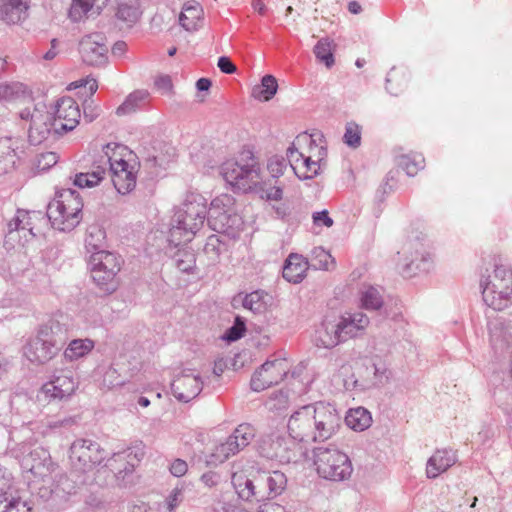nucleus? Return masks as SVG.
Instances as JSON below:
<instances>
[{
    "label": "nucleus",
    "mask_w": 512,
    "mask_h": 512,
    "mask_svg": "<svg viewBox=\"0 0 512 512\" xmlns=\"http://www.w3.org/2000/svg\"><path fill=\"white\" fill-rule=\"evenodd\" d=\"M341 425V416L334 406L323 402L299 408L289 418V436L298 442L324 441Z\"/></svg>",
    "instance_id": "obj_1"
},
{
    "label": "nucleus",
    "mask_w": 512,
    "mask_h": 512,
    "mask_svg": "<svg viewBox=\"0 0 512 512\" xmlns=\"http://www.w3.org/2000/svg\"><path fill=\"white\" fill-rule=\"evenodd\" d=\"M207 217L206 200L203 196L190 193L175 210L171 219L168 242L174 247L190 242L203 227Z\"/></svg>",
    "instance_id": "obj_2"
},
{
    "label": "nucleus",
    "mask_w": 512,
    "mask_h": 512,
    "mask_svg": "<svg viewBox=\"0 0 512 512\" xmlns=\"http://www.w3.org/2000/svg\"><path fill=\"white\" fill-rule=\"evenodd\" d=\"M483 301L494 310L502 311L512 306V269L494 265L480 276Z\"/></svg>",
    "instance_id": "obj_3"
},
{
    "label": "nucleus",
    "mask_w": 512,
    "mask_h": 512,
    "mask_svg": "<svg viewBox=\"0 0 512 512\" xmlns=\"http://www.w3.org/2000/svg\"><path fill=\"white\" fill-rule=\"evenodd\" d=\"M106 160L104 165L109 164L112 173V182L120 194H127L136 186V162L131 151L125 146L118 144H107L103 148Z\"/></svg>",
    "instance_id": "obj_4"
},
{
    "label": "nucleus",
    "mask_w": 512,
    "mask_h": 512,
    "mask_svg": "<svg viewBox=\"0 0 512 512\" xmlns=\"http://www.w3.org/2000/svg\"><path fill=\"white\" fill-rule=\"evenodd\" d=\"M83 202L77 191L63 189L47 206V217L59 231L73 230L82 219Z\"/></svg>",
    "instance_id": "obj_5"
},
{
    "label": "nucleus",
    "mask_w": 512,
    "mask_h": 512,
    "mask_svg": "<svg viewBox=\"0 0 512 512\" xmlns=\"http://www.w3.org/2000/svg\"><path fill=\"white\" fill-rule=\"evenodd\" d=\"M221 175L238 191L248 192L261 185L260 166L250 151L241 153L237 159L225 161L221 165Z\"/></svg>",
    "instance_id": "obj_6"
},
{
    "label": "nucleus",
    "mask_w": 512,
    "mask_h": 512,
    "mask_svg": "<svg viewBox=\"0 0 512 512\" xmlns=\"http://www.w3.org/2000/svg\"><path fill=\"white\" fill-rule=\"evenodd\" d=\"M313 463L318 475L329 481H345L353 472L348 455L332 444L314 448Z\"/></svg>",
    "instance_id": "obj_7"
},
{
    "label": "nucleus",
    "mask_w": 512,
    "mask_h": 512,
    "mask_svg": "<svg viewBox=\"0 0 512 512\" xmlns=\"http://www.w3.org/2000/svg\"><path fill=\"white\" fill-rule=\"evenodd\" d=\"M234 198L221 194L211 201L206 217L209 227L230 238H237L243 230L244 222L234 210Z\"/></svg>",
    "instance_id": "obj_8"
},
{
    "label": "nucleus",
    "mask_w": 512,
    "mask_h": 512,
    "mask_svg": "<svg viewBox=\"0 0 512 512\" xmlns=\"http://www.w3.org/2000/svg\"><path fill=\"white\" fill-rule=\"evenodd\" d=\"M106 450L95 440L77 438L69 447V462L74 471L92 472L102 465L112 466Z\"/></svg>",
    "instance_id": "obj_9"
},
{
    "label": "nucleus",
    "mask_w": 512,
    "mask_h": 512,
    "mask_svg": "<svg viewBox=\"0 0 512 512\" xmlns=\"http://www.w3.org/2000/svg\"><path fill=\"white\" fill-rule=\"evenodd\" d=\"M58 330L60 325L54 322L40 326L37 335L24 346V356L34 364H45L52 360L60 349Z\"/></svg>",
    "instance_id": "obj_10"
},
{
    "label": "nucleus",
    "mask_w": 512,
    "mask_h": 512,
    "mask_svg": "<svg viewBox=\"0 0 512 512\" xmlns=\"http://www.w3.org/2000/svg\"><path fill=\"white\" fill-rule=\"evenodd\" d=\"M90 273L94 283L105 293H113L118 287L119 258L110 251L94 252L89 259Z\"/></svg>",
    "instance_id": "obj_11"
},
{
    "label": "nucleus",
    "mask_w": 512,
    "mask_h": 512,
    "mask_svg": "<svg viewBox=\"0 0 512 512\" xmlns=\"http://www.w3.org/2000/svg\"><path fill=\"white\" fill-rule=\"evenodd\" d=\"M256 435L255 428L249 423L239 424L224 442L217 444L207 456L209 465L224 463L230 457L247 447Z\"/></svg>",
    "instance_id": "obj_12"
},
{
    "label": "nucleus",
    "mask_w": 512,
    "mask_h": 512,
    "mask_svg": "<svg viewBox=\"0 0 512 512\" xmlns=\"http://www.w3.org/2000/svg\"><path fill=\"white\" fill-rule=\"evenodd\" d=\"M21 120L30 123L28 128V140L33 145H39L47 140L50 136H58L55 133L54 120L50 112L38 107L34 103L30 104L19 111Z\"/></svg>",
    "instance_id": "obj_13"
},
{
    "label": "nucleus",
    "mask_w": 512,
    "mask_h": 512,
    "mask_svg": "<svg viewBox=\"0 0 512 512\" xmlns=\"http://www.w3.org/2000/svg\"><path fill=\"white\" fill-rule=\"evenodd\" d=\"M290 364L286 359L267 360L252 375L250 386L255 392L263 391L272 385H277L287 375Z\"/></svg>",
    "instance_id": "obj_14"
},
{
    "label": "nucleus",
    "mask_w": 512,
    "mask_h": 512,
    "mask_svg": "<svg viewBox=\"0 0 512 512\" xmlns=\"http://www.w3.org/2000/svg\"><path fill=\"white\" fill-rule=\"evenodd\" d=\"M50 113L57 135H63L75 129L81 117L79 105L71 97L59 98Z\"/></svg>",
    "instance_id": "obj_15"
},
{
    "label": "nucleus",
    "mask_w": 512,
    "mask_h": 512,
    "mask_svg": "<svg viewBox=\"0 0 512 512\" xmlns=\"http://www.w3.org/2000/svg\"><path fill=\"white\" fill-rule=\"evenodd\" d=\"M82 61L90 66H102L108 60L106 37L102 33L85 35L79 42Z\"/></svg>",
    "instance_id": "obj_16"
},
{
    "label": "nucleus",
    "mask_w": 512,
    "mask_h": 512,
    "mask_svg": "<svg viewBox=\"0 0 512 512\" xmlns=\"http://www.w3.org/2000/svg\"><path fill=\"white\" fill-rule=\"evenodd\" d=\"M203 389V381L200 374L194 370L186 369L176 375L171 390L174 397L183 403L195 399Z\"/></svg>",
    "instance_id": "obj_17"
},
{
    "label": "nucleus",
    "mask_w": 512,
    "mask_h": 512,
    "mask_svg": "<svg viewBox=\"0 0 512 512\" xmlns=\"http://www.w3.org/2000/svg\"><path fill=\"white\" fill-rule=\"evenodd\" d=\"M21 466L34 477L41 479L50 476L57 468V464L52 461L49 451L40 446L34 447L23 456Z\"/></svg>",
    "instance_id": "obj_18"
},
{
    "label": "nucleus",
    "mask_w": 512,
    "mask_h": 512,
    "mask_svg": "<svg viewBox=\"0 0 512 512\" xmlns=\"http://www.w3.org/2000/svg\"><path fill=\"white\" fill-rule=\"evenodd\" d=\"M387 368L384 363L368 362L357 368L353 374L352 387L364 391L382 385L388 378Z\"/></svg>",
    "instance_id": "obj_19"
},
{
    "label": "nucleus",
    "mask_w": 512,
    "mask_h": 512,
    "mask_svg": "<svg viewBox=\"0 0 512 512\" xmlns=\"http://www.w3.org/2000/svg\"><path fill=\"white\" fill-rule=\"evenodd\" d=\"M77 387L78 381L74 377V372L65 369L55 371L51 380L43 385V391L54 399L62 400L70 397Z\"/></svg>",
    "instance_id": "obj_20"
},
{
    "label": "nucleus",
    "mask_w": 512,
    "mask_h": 512,
    "mask_svg": "<svg viewBox=\"0 0 512 512\" xmlns=\"http://www.w3.org/2000/svg\"><path fill=\"white\" fill-rule=\"evenodd\" d=\"M343 342L337 317H325L315 331L317 347L331 349Z\"/></svg>",
    "instance_id": "obj_21"
},
{
    "label": "nucleus",
    "mask_w": 512,
    "mask_h": 512,
    "mask_svg": "<svg viewBox=\"0 0 512 512\" xmlns=\"http://www.w3.org/2000/svg\"><path fill=\"white\" fill-rule=\"evenodd\" d=\"M403 254L407 256V263L405 270L409 272H427L432 266V259L430 254L424 249V246L419 241L407 243L403 248Z\"/></svg>",
    "instance_id": "obj_22"
},
{
    "label": "nucleus",
    "mask_w": 512,
    "mask_h": 512,
    "mask_svg": "<svg viewBox=\"0 0 512 512\" xmlns=\"http://www.w3.org/2000/svg\"><path fill=\"white\" fill-rule=\"evenodd\" d=\"M343 342L362 334L369 325V318L363 312L347 313L337 317Z\"/></svg>",
    "instance_id": "obj_23"
},
{
    "label": "nucleus",
    "mask_w": 512,
    "mask_h": 512,
    "mask_svg": "<svg viewBox=\"0 0 512 512\" xmlns=\"http://www.w3.org/2000/svg\"><path fill=\"white\" fill-rule=\"evenodd\" d=\"M457 461L456 453L451 449H438L428 459L426 464V475L435 479L446 472Z\"/></svg>",
    "instance_id": "obj_24"
},
{
    "label": "nucleus",
    "mask_w": 512,
    "mask_h": 512,
    "mask_svg": "<svg viewBox=\"0 0 512 512\" xmlns=\"http://www.w3.org/2000/svg\"><path fill=\"white\" fill-rule=\"evenodd\" d=\"M232 484L239 498L244 501H255L256 492V468L251 467L246 472H234Z\"/></svg>",
    "instance_id": "obj_25"
},
{
    "label": "nucleus",
    "mask_w": 512,
    "mask_h": 512,
    "mask_svg": "<svg viewBox=\"0 0 512 512\" xmlns=\"http://www.w3.org/2000/svg\"><path fill=\"white\" fill-rule=\"evenodd\" d=\"M31 0H0V19L16 24L28 17Z\"/></svg>",
    "instance_id": "obj_26"
},
{
    "label": "nucleus",
    "mask_w": 512,
    "mask_h": 512,
    "mask_svg": "<svg viewBox=\"0 0 512 512\" xmlns=\"http://www.w3.org/2000/svg\"><path fill=\"white\" fill-rule=\"evenodd\" d=\"M204 11L199 2L189 0L182 6L179 14V25L188 32H194L199 29L203 19Z\"/></svg>",
    "instance_id": "obj_27"
},
{
    "label": "nucleus",
    "mask_w": 512,
    "mask_h": 512,
    "mask_svg": "<svg viewBox=\"0 0 512 512\" xmlns=\"http://www.w3.org/2000/svg\"><path fill=\"white\" fill-rule=\"evenodd\" d=\"M27 210L17 209L15 215L7 222L5 234V245L11 248L15 247L18 242L20 246H24L25 242V222Z\"/></svg>",
    "instance_id": "obj_28"
},
{
    "label": "nucleus",
    "mask_w": 512,
    "mask_h": 512,
    "mask_svg": "<svg viewBox=\"0 0 512 512\" xmlns=\"http://www.w3.org/2000/svg\"><path fill=\"white\" fill-rule=\"evenodd\" d=\"M18 141L10 138H0V175L7 174L14 170L19 159Z\"/></svg>",
    "instance_id": "obj_29"
},
{
    "label": "nucleus",
    "mask_w": 512,
    "mask_h": 512,
    "mask_svg": "<svg viewBox=\"0 0 512 512\" xmlns=\"http://www.w3.org/2000/svg\"><path fill=\"white\" fill-rule=\"evenodd\" d=\"M490 342L495 348L503 349L512 343V325L503 319L488 324Z\"/></svg>",
    "instance_id": "obj_30"
},
{
    "label": "nucleus",
    "mask_w": 512,
    "mask_h": 512,
    "mask_svg": "<svg viewBox=\"0 0 512 512\" xmlns=\"http://www.w3.org/2000/svg\"><path fill=\"white\" fill-rule=\"evenodd\" d=\"M25 218V242L42 235L50 224L47 213H43L42 211L27 210Z\"/></svg>",
    "instance_id": "obj_31"
},
{
    "label": "nucleus",
    "mask_w": 512,
    "mask_h": 512,
    "mask_svg": "<svg viewBox=\"0 0 512 512\" xmlns=\"http://www.w3.org/2000/svg\"><path fill=\"white\" fill-rule=\"evenodd\" d=\"M308 269L307 260L299 254H290L283 267V277L291 283L303 280Z\"/></svg>",
    "instance_id": "obj_32"
},
{
    "label": "nucleus",
    "mask_w": 512,
    "mask_h": 512,
    "mask_svg": "<svg viewBox=\"0 0 512 512\" xmlns=\"http://www.w3.org/2000/svg\"><path fill=\"white\" fill-rule=\"evenodd\" d=\"M296 143L299 148L306 149L307 154L313 158V161L320 169L326 164L327 149L323 145H318L313 135L301 134L296 137Z\"/></svg>",
    "instance_id": "obj_33"
},
{
    "label": "nucleus",
    "mask_w": 512,
    "mask_h": 512,
    "mask_svg": "<svg viewBox=\"0 0 512 512\" xmlns=\"http://www.w3.org/2000/svg\"><path fill=\"white\" fill-rule=\"evenodd\" d=\"M32 504L12 490L0 498V512H32Z\"/></svg>",
    "instance_id": "obj_34"
},
{
    "label": "nucleus",
    "mask_w": 512,
    "mask_h": 512,
    "mask_svg": "<svg viewBox=\"0 0 512 512\" xmlns=\"http://www.w3.org/2000/svg\"><path fill=\"white\" fill-rule=\"evenodd\" d=\"M140 16L139 0H118L116 10L117 19L132 25L139 20Z\"/></svg>",
    "instance_id": "obj_35"
},
{
    "label": "nucleus",
    "mask_w": 512,
    "mask_h": 512,
    "mask_svg": "<svg viewBox=\"0 0 512 512\" xmlns=\"http://www.w3.org/2000/svg\"><path fill=\"white\" fill-rule=\"evenodd\" d=\"M95 346V342L89 338L74 339L64 350V358L70 362L77 361L88 355Z\"/></svg>",
    "instance_id": "obj_36"
},
{
    "label": "nucleus",
    "mask_w": 512,
    "mask_h": 512,
    "mask_svg": "<svg viewBox=\"0 0 512 512\" xmlns=\"http://www.w3.org/2000/svg\"><path fill=\"white\" fill-rule=\"evenodd\" d=\"M106 243L105 230L99 225H90L86 231L85 248L88 253L106 251L104 249Z\"/></svg>",
    "instance_id": "obj_37"
},
{
    "label": "nucleus",
    "mask_w": 512,
    "mask_h": 512,
    "mask_svg": "<svg viewBox=\"0 0 512 512\" xmlns=\"http://www.w3.org/2000/svg\"><path fill=\"white\" fill-rule=\"evenodd\" d=\"M105 174V165H97L91 171L76 174L73 183L80 188H93L104 179Z\"/></svg>",
    "instance_id": "obj_38"
},
{
    "label": "nucleus",
    "mask_w": 512,
    "mask_h": 512,
    "mask_svg": "<svg viewBox=\"0 0 512 512\" xmlns=\"http://www.w3.org/2000/svg\"><path fill=\"white\" fill-rule=\"evenodd\" d=\"M278 89L277 79L272 75H265L259 85L252 89V96L259 101H269L276 94Z\"/></svg>",
    "instance_id": "obj_39"
},
{
    "label": "nucleus",
    "mask_w": 512,
    "mask_h": 512,
    "mask_svg": "<svg viewBox=\"0 0 512 512\" xmlns=\"http://www.w3.org/2000/svg\"><path fill=\"white\" fill-rule=\"evenodd\" d=\"M371 415L363 407L350 409L345 416V422L348 427L356 431H363L370 426Z\"/></svg>",
    "instance_id": "obj_40"
},
{
    "label": "nucleus",
    "mask_w": 512,
    "mask_h": 512,
    "mask_svg": "<svg viewBox=\"0 0 512 512\" xmlns=\"http://www.w3.org/2000/svg\"><path fill=\"white\" fill-rule=\"evenodd\" d=\"M145 454V445L142 442H138L129 447L127 450L113 453L108 461L116 462L126 459L128 464L133 468L144 458Z\"/></svg>",
    "instance_id": "obj_41"
},
{
    "label": "nucleus",
    "mask_w": 512,
    "mask_h": 512,
    "mask_svg": "<svg viewBox=\"0 0 512 512\" xmlns=\"http://www.w3.org/2000/svg\"><path fill=\"white\" fill-rule=\"evenodd\" d=\"M286 437L279 432H273L266 435L261 440V450L269 458H275L277 460V454L284 448Z\"/></svg>",
    "instance_id": "obj_42"
},
{
    "label": "nucleus",
    "mask_w": 512,
    "mask_h": 512,
    "mask_svg": "<svg viewBox=\"0 0 512 512\" xmlns=\"http://www.w3.org/2000/svg\"><path fill=\"white\" fill-rule=\"evenodd\" d=\"M148 97L149 93L145 90H137L131 93L123 102V104L117 108V115L129 114L136 111L137 109L142 108L145 105Z\"/></svg>",
    "instance_id": "obj_43"
},
{
    "label": "nucleus",
    "mask_w": 512,
    "mask_h": 512,
    "mask_svg": "<svg viewBox=\"0 0 512 512\" xmlns=\"http://www.w3.org/2000/svg\"><path fill=\"white\" fill-rule=\"evenodd\" d=\"M291 437L287 438L284 448L277 454V460L281 463L298 462L304 455L303 447Z\"/></svg>",
    "instance_id": "obj_44"
},
{
    "label": "nucleus",
    "mask_w": 512,
    "mask_h": 512,
    "mask_svg": "<svg viewBox=\"0 0 512 512\" xmlns=\"http://www.w3.org/2000/svg\"><path fill=\"white\" fill-rule=\"evenodd\" d=\"M360 301L362 307L367 310H378L383 305V299L376 287L363 285L360 290Z\"/></svg>",
    "instance_id": "obj_45"
},
{
    "label": "nucleus",
    "mask_w": 512,
    "mask_h": 512,
    "mask_svg": "<svg viewBox=\"0 0 512 512\" xmlns=\"http://www.w3.org/2000/svg\"><path fill=\"white\" fill-rule=\"evenodd\" d=\"M265 480L271 495V499L281 495L282 492L286 489L287 477L281 471H265Z\"/></svg>",
    "instance_id": "obj_46"
},
{
    "label": "nucleus",
    "mask_w": 512,
    "mask_h": 512,
    "mask_svg": "<svg viewBox=\"0 0 512 512\" xmlns=\"http://www.w3.org/2000/svg\"><path fill=\"white\" fill-rule=\"evenodd\" d=\"M96 0H72V5L69 10V17L73 21H80L89 12L92 14H99L100 8L94 10Z\"/></svg>",
    "instance_id": "obj_47"
},
{
    "label": "nucleus",
    "mask_w": 512,
    "mask_h": 512,
    "mask_svg": "<svg viewBox=\"0 0 512 512\" xmlns=\"http://www.w3.org/2000/svg\"><path fill=\"white\" fill-rule=\"evenodd\" d=\"M314 54L318 61L331 68L334 65L333 41L329 38L320 39L314 47Z\"/></svg>",
    "instance_id": "obj_48"
},
{
    "label": "nucleus",
    "mask_w": 512,
    "mask_h": 512,
    "mask_svg": "<svg viewBox=\"0 0 512 512\" xmlns=\"http://www.w3.org/2000/svg\"><path fill=\"white\" fill-rule=\"evenodd\" d=\"M265 296L263 291H253L245 295L242 300V305L245 309L250 310L254 314H261L265 312L267 307Z\"/></svg>",
    "instance_id": "obj_49"
},
{
    "label": "nucleus",
    "mask_w": 512,
    "mask_h": 512,
    "mask_svg": "<svg viewBox=\"0 0 512 512\" xmlns=\"http://www.w3.org/2000/svg\"><path fill=\"white\" fill-rule=\"evenodd\" d=\"M226 250V244L217 235H210L204 246V253L211 263L219 261L221 254Z\"/></svg>",
    "instance_id": "obj_50"
},
{
    "label": "nucleus",
    "mask_w": 512,
    "mask_h": 512,
    "mask_svg": "<svg viewBox=\"0 0 512 512\" xmlns=\"http://www.w3.org/2000/svg\"><path fill=\"white\" fill-rule=\"evenodd\" d=\"M176 267L185 273L193 270L196 264V256L190 249H179L173 256Z\"/></svg>",
    "instance_id": "obj_51"
},
{
    "label": "nucleus",
    "mask_w": 512,
    "mask_h": 512,
    "mask_svg": "<svg viewBox=\"0 0 512 512\" xmlns=\"http://www.w3.org/2000/svg\"><path fill=\"white\" fill-rule=\"evenodd\" d=\"M26 87L21 83L0 84V101H12L25 97Z\"/></svg>",
    "instance_id": "obj_52"
},
{
    "label": "nucleus",
    "mask_w": 512,
    "mask_h": 512,
    "mask_svg": "<svg viewBox=\"0 0 512 512\" xmlns=\"http://www.w3.org/2000/svg\"><path fill=\"white\" fill-rule=\"evenodd\" d=\"M312 260L318 269L329 270L335 267L334 258L322 247H315L312 250Z\"/></svg>",
    "instance_id": "obj_53"
},
{
    "label": "nucleus",
    "mask_w": 512,
    "mask_h": 512,
    "mask_svg": "<svg viewBox=\"0 0 512 512\" xmlns=\"http://www.w3.org/2000/svg\"><path fill=\"white\" fill-rule=\"evenodd\" d=\"M424 163L425 160L422 155L402 156L400 160V165L408 176L416 175L419 170L424 168Z\"/></svg>",
    "instance_id": "obj_54"
},
{
    "label": "nucleus",
    "mask_w": 512,
    "mask_h": 512,
    "mask_svg": "<svg viewBox=\"0 0 512 512\" xmlns=\"http://www.w3.org/2000/svg\"><path fill=\"white\" fill-rule=\"evenodd\" d=\"M302 154L299 146H297L296 140L292 143V146L287 149V160L293 169L295 175L301 179V171L304 168L302 160H300Z\"/></svg>",
    "instance_id": "obj_55"
},
{
    "label": "nucleus",
    "mask_w": 512,
    "mask_h": 512,
    "mask_svg": "<svg viewBox=\"0 0 512 512\" xmlns=\"http://www.w3.org/2000/svg\"><path fill=\"white\" fill-rule=\"evenodd\" d=\"M300 152L302 154L300 160H302V165L304 166L301 171V179H312L318 175L320 168L313 161V158L307 154L305 148H300Z\"/></svg>",
    "instance_id": "obj_56"
},
{
    "label": "nucleus",
    "mask_w": 512,
    "mask_h": 512,
    "mask_svg": "<svg viewBox=\"0 0 512 512\" xmlns=\"http://www.w3.org/2000/svg\"><path fill=\"white\" fill-rule=\"evenodd\" d=\"M256 492L255 501L262 502L271 499L270 492L265 480V470L256 468Z\"/></svg>",
    "instance_id": "obj_57"
},
{
    "label": "nucleus",
    "mask_w": 512,
    "mask_h": 512,
    "mask_svg": "<svg viewBox=\"0 0 512 512\" xmlns=\"http://www.w3.org/2000/svg\"><path fill=\"white\" fill-rule=\"evenodd\" d=\"M245 331L246 325L244 319L240 316H237L235 318L234 324L228 328L223 335V339L227 342L237 341L244 335Z\"/></svg>",
    "instance_id": "obj_58"
},
{
    "label": "nucleus",
    "mask_w": 512,
    "mask_h": 512,
    "mask_svg": "<svg viewBox=\"0 0 512 512\" xmlns=\"http://www.w3.org/2000/svg\"><path fill=\"white\" fill-rule=\"evenodd\" d=\"M59 160V156L55 152L41 153L36 157L35 167L38 171H46L53 167Z\"/></svg>",
    "instance_id": "obj_59"
},
{
    "label": "nucleus",
    "mask_w": 512,
    "mask_h": 512,
    "mask_svg": "<svg viewBox=\"0 0 512 512\" xmlns=\"http://www.w3.org/2000/svg\"><path fill=\"white\" fill-rule=\"evenodd\" d=\"M344 142L353 148H357L361 142L360 129L359 126L353 123H350L346 126V131L344 134Z\"/></svg>",
    "instance_id": "obj_60"
},
{
    "label": "nucleus",
    "mask_w": 512,
    "mask_h": 512,
    "mask_svg": "<svg viewBox=\"0 0 512 512\" xmlns=\"http://www.w3.org/2000/svg\"><path fill=\"white\" fill-rule=\"evenodd\" d=\"M285 168L286 160L282 157L273 156L268 161L267 169L274 178L281 176Z\"/></svg>",
    "instance_id": "obj_61"
},
{
    "label": "nucleus",
    "mask_w": 512,
    "mask_h": 512,
    "mask_svg": "<svg viewBox=\"0 0 512 512\" xmlns=\"http://www.w3.org/2000/svg\"><path fill=\"white\" fill-rule=\"evenodd\" d=\"M12 475L0 465V498L11 491Z\"/></svg>",
    "instance_id": "obj_62"
},
{
    "label": "nucleus",
    "mask_w": 512,
    "mask_h": 512,
    "mask_svg": "<svg viewBox=\"0 0 512 512\" xmlns=\"http://www.w3.org/2000/svg\"><path fill=\"white\" fill-rule=\"evenodd\" d=\"M169 470L175 477H182L188 471V464L185 460L177 458L170 464Z\"/></svg>",
    "instance_id": "obj_63"
},
{
    "label": "nucleus",
    "mask_w": 512,
    "mask_h": 512,
    "mask_svg": "<svg viewBox=\"0 0 512 512\" xmlns=\"http://www.w3.org/2000/svg\"><path fill=\"white\" fill-rule=\"evenodd\" d=\"M183 500V493L181 488H174L166 499L167 509L174 510Z\"/></svg>",
    "instance_id": "obj_64"
}]
</instances>
